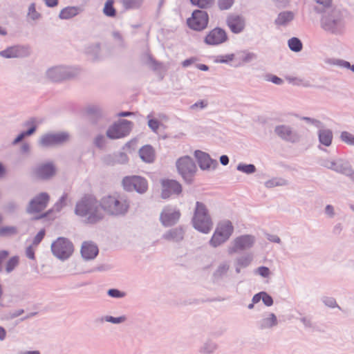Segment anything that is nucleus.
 I'll use <instances>...</instances> for the list:
<instances>
[{"instance_id": "1", "label": "nucleus", "mask_w": 354, "mask_h": 354, "mask_svg": "<svg viewBox=\"0 0 354 354\" xmlns=\"http://www.w3.org/2000/svg\"><path fill=\"white\" fill-rule=\"evenodd\" d=\"M75 214L84 218V222L86 224H95L104 217L101 207V200L98 201L91 195H86L77 202Z\"/></svg>"}, {"instance_id": "2", "label": "nucleus", "mask_w": 354, "mask_h": 354, "mask_svg": "<svg viewBox=\"0 0 354 354\" xmlns=\"http://www.w3.org/2000/svg\"><path fill=\"white\" fill-rule=\"evenodd\" d=\"M320 24L325 31L341 35L345 30V12L337 8H328L324 10Z\"/></svg>"}, {"instance_id": "3", "label": "nucleus", "mask_w": 354, "mask_h": 354, "mask_svg": "<svg viewBox=\"0 0 354 354\" xmlns=\"http://www.w3.org/2000/svg\"><path fill=\"white\" fill-rule=\"evenodd\" d=\"M100 200L102 210L110 216H124L129 212L130 202L124 195H108Z\"/></svg>"}, {"instance_id": "4", "label": "nucleus", "mask_w": 354, "mask_h": 354, "mask_svg": "<svg viewBox=\"0 0 354 354\" xmlns=\"http://www.w3.org/2000/svg\"><path fill=\"white\" fill-rule=\"evenodd\" d=\"M192 223L196 230L204 234H207L212 228L213 223L208 209L201 202L197 201L196 203Z\"/></svg>"}, {"instance_id": "5", "label": "nucleus", "mask_w": 354, "mask_h": 354, "mask_svg": "<svg viewBox=\"0 0 354 354\" xmlns=\"http://www.w3.org/2000/svg\"><path fill=\"white\" fill-rule=\"evenodd\" d=\"M176 167L183 180L191 185L197 171V167L193 158L189 156H182L176 160Z\"/></svg>"}, {"instance_id": "6", "label": "nucleus", "mask_w": 354, "mask_h": 354, "mask_svg": "<svg viewBox=\"0 0 354 354\" xmlns=\"http://www.w3.org/2000/svg\"><path fill=\"white\" fill-rule=\"evenodd\" d=\"M234 232V226L229 220L219 222L216 230L209 240V245L213 248H217L226 242Z\"/></svg>"}, {"instance_id": "7", "label": "nucleus", "mask_w": 354, "mask_h": 354, "mask_svg": "<svg viewBox=\"0 0 354 354\" xmlns=\"http://www.w3.org/2000/svg\"><path fill=\"white\" fill-rule=\"evenodd\" d=\"M51 251L56 258L65 261L73 254L74 247L73 243L68 239L59 237L52 243Z\"/></svg>"}, {"instance_id": "8", "label": "nucleus", "mask_w": 354, "mask_h": 354, "mask_svg": "<svg viewBox=\"0 0 354 354\" xmlns=\"http://www.w3.org/2000/svg\"><path fill=\"white\" fill-rule=\"evenodd\" d=\"M77 70L67 66H57L49 68L46 71L47 77L52 82H61L75 77Z\"/></svg>"}, {"instance_id": "9", "label": "nucleus", "mask_w": 354, "mask_h": 354, "mask_svg": "<svg viewBox=\"0 0 354 354\" xmlns=\"http://www.w3.org/2000/svg\"><path fill=\"white\" fill-rule=\"evenodd\" d=\"M274 134L284 142L295 144L299 142L301 135L292 126L288 124H279L274 129Z\"/></svg>"}, {"instance_id": "10", "label": "nucleus", "mask_w": 354, "mask_h": 354, "mask_svg": "<svg viewBox=\"0 0 354 354\" xmlns=\"http://www.w3.org/2000/svg\"><path fill=\"white\" fill-rule=\"evenodd\" d=\"M69 138V133L65 131L46 133L40 138L39 145L42 147L59 146L67 142Z\"/></svg>"}, {"instance_id": "11", "label": "nucleus", "mask_w": 354, "mask_h": 354, "mask_svg": "<svg viewBox=\"0 0 354 354\" xmlns=\"http://www.w3.org/2000/svg\"><path fill=\"white\" fill-rule=\"evenodd\" d=\"M132 124V122L129 120H121L118 123H115L109 127L106 135L112 140L122 138L129 134Z\"/></svg>"}, {"instance_id": "12", "label": "nucleus", "mask_w": 354, "mask_h": 354, "mask_svg": "<svg viewBox=\"0 0 354 354\" xmlns=\"http://www.w3.org/2000/svg\"><path fill=\"white\" fill-rule=\"evenodd\" d=\"M122 185L128 192L136 191L139 194H144L148 189L147 180L139 176H126L122 180Z\"/></svg>"}, {"instance_id": "13", "label": "nucleus", "mask_w": 354, "mask_h": 354, "mask_svg": "<svg viewBox=\"0 0 354 354\" xmlns=\"http://www.w3.org/2000/svg\"><path fill=\"white\" fill-rule=\"evenodd\" d=\"M208 21L207 12L205 10H196L192 12V17L187 19V25L194 30L201 31L207 28Z\"/></svg>"}, {"instance_id": "14", "label": "nucleus", "mask_w": 354, "mask_h": 354, "mask_svg": "<svg viewBox=\"0 0 354 354\" xmlns=\"http://www.w3.org/2000/svg\"><path fill=\"white\" fill-rule=\"evenodd\" d=\"M50 196L46 192H41L30 200L26 207V212L29 214L39 213L48 205Z\"/></svg>"}, {"instance_id": "15", "label": "nucleus", "mask_w": 354, "mask_h": 354, "mask_svg": "<svg viewBox=\"0 0 354 354\" xmlns=\"http://www.w3.org/2000/svg\"><path fill=\"white\" fill-rule=\"evenodd\" d=\"M255 242V237L250 234L241 235L236 237L233 242V245L228 249L230 254L241 250L251 248Z\"/></svg>"}, {"instance_id": "16", "label": "nucleus", "mask_w": 354, "mask_h": 354, "mask_svg": "<svg viewBox=\"0 0 354 354\" xmlns=\"http://www.w3.org/2000/svg\"><path fill=\"white\" fill-rule=\"evenodd\" d=\"M161 184L162 186L161 193L162 198H168L171 194L179 195L182 192V185L176 180H163Z\"/></svg>"}, {"instance_id": "17", "label": "nucleus", "mask_w": 354, "mask_h": 354, "mask_svg": "<svg viewBox=\"0 0 354 354\" xmlns=\"http://www.w3.org/2000/svg\"><path fill=\"white\" fill-rule=\"evenodd\" d=\"M194 156L202 170L215 169L218 165V162L216 160L212 159L209 155L205 152L196 150L194 152Z\"/></svg>"}, {"instance_id": "18", "label": "nucleus", "mask_w": 354, "mask_h": 354, "mask_svg": "<svg viewBox=\"0 0 354 354\" xmlns=\"http://www.w3.org/2000/svg\"><path fill=\"white\" fill-rule=\"evenodd\" d=\"M230 266L228 262L223 261L218 265L212 275V281L215 284L221 285L225 282L228 277Z\"/></svg>"}, {"instance_id": "19", "label": "nucleus", "mask_w": 354, "mask_h": 354, "mask_svg": "<svg viewBox=\"0 0 354 354\" xmlns=\"http://www.w3.org/2000/svg\"><path fill=\"white\" fill-rule=\"evenodd\" d=\"M227 39L225 31L221 28H215L205 37V42L208 45L216 46L224 43Z\"/></svg>"}, {"instance_id": "20", "label": "nucleus", "mask_w": 354, "mask_h": 354, "mask_svg": "<svg viewBox=\"0 0 354 354\" xmlns=\"http://www.w3.org/2000/svg\"><path fill=\"white\" fill-rule=\"evenodd\" d=\"M180 217L179 210L165 208L160 214V220L165 227H170L175 225Z\"/></svg>"}, {"instance_id": "21", "label": "nucleus", "mask_w": 354, "mask_h": 354, "mask_svg": "<svg viewBox=\"0 0 354 354\" xmlns=\"http://www.w3.org/2000/svg\"><path fill=\"white\" fill-rule=\"evenodd\" d=\"M28 55V48L22 46H13L0 51V56L5 58L23 57Z\"/></svg>"}, {"instance_id": "22", "label": "nucleus", "mask_w": 354, "mask_h": 354, "mask_svg": "<svg viewBox=\"0 0 354 354\" xmlns=\"http://www.w3.org/2000/svg\"><path fill=\"white\" fill-rule=\"evenodd\" d=\"M227 24L234 33H240L245 28V19L238 15H230L227 18Z\"/></svg>"}, {"instance_id": "23", "label": "nucleus", "mask_w": 354, "mask_h": 354, "mask_svg": "<svg viewBox=\"0 0 354 354\" xmlns=\"http://www.w3.org/2000/svg\"><path fill=\"white\" fill-rule=\"evenodd\" d=\"M81 254L85 260H92L98 254L99 250L96 244L92 241L83 242L81 247Z\"/></svg>"}, {"instance_id": "24", "label": "nucleus", "mask_w": 354, "mask_h": 354, "mask_svg": "<svg viewBox=\"0 0 354 354\" xmlns=\"http://www.w3.org/2000/svg\"><path fill=\"white\" fill-rule=\"evenodd\" d=\"M36 176L41 180H47L55 174V168L52 163H46L38 166L35 170Z\"/></svg>"}, {"instance_id": "25", "label": "nucleus", "mask_w": 354, "mask_h": 354, "mask_svg": "<svg viewBox=\"0 0 354 354\" xmlns=\"http://www.w3.org/2000/svg\"><path fill=\"white\" fill-rule=\"evenodd\" d=\"M185 232L182 227H174L167 230L162 236L166 241L179 243L184 239Z\"/></svg>"}, {"instance_id": "26", "label": "nucleus", "mask_w": 354, "mask_h": 354, "mask_svg": "<svg viewBox=\"0 0 354 354\" xmlns=\"http://www.w3.org/2000/svg\"><path fill=\"white\" fill-rule=\"evenodd\" d=\"M277 316L272 313H267L263 315L262 319L258 322L259 328L261 330L270 329L277 326Z\"/></svg>"}, {"instance_id": "27", "label": "nucleus", "mask_w": 354, "mask_h": 354, "mask_svg": "<svg viewBox=\"0 0 354 354\" xmlns=\"http://www.w3.org/2000/svg\"><path fill=\"white\" fill-rule=\"evenodd\" d=\"M103 162L107 165H113L116 163L124 164L128 161V157L124 152L107 154L102 158Z\"/></svg>"}, {"instance_id": "28", "label": "nucleus", "mask_w": 354, "mask_h": 354, "mask_svg": "<svg viewBox=\"0 0 354 354\" xmlns=\"http://www.w3.org/2000/svg\"><path fill=\"white\" fill-rule=\"evenodd\" d=\"M335 172L342 174L354 181V169L351 163L344 159H339V163Z\"/></svg>"}, {"instance_id": "29", "label": "nucleus", "mask_w": 354, "mask_h": 354, "mask_svg": "<svg viewBox=\"0 0 354 354\" xmlns=\"http://www.w3.org/2000/svg\"><path fill=\"white\" fill-rule=\"evenodd\" d=\"M295 18V13L286 10L279 12L274 20V24L277 26H287Z\"/></svg>"}, {"instance_id": "30", "label": "nucleus", "mask_w": 354, "mask_h": 354, "mask_svg": "<svg viewBox=\"0 0 354 354\" xmlns=\"http://www.w3.org/2000/svg\"><path fill=\"white\" fill-rule=\"evenodd\" d=\"M319 142L325 147H330L332 144L333 133L329 129H320L317 132Z\"/></svg>"}, {"instance_id": "31", "label": "nucleus", "mask_w": 354, "mask_h": 354, "mask_svg": "<svg viewBox=\"0 0 354 354\" xmlns=\"http://www.w3.org/2000/svg\"><path fill=\"white\" fill-rule=\"evenodd\" d=\"M83 11V9L80 6H68L63 8L59 15L61 19H70Z\"/></svg>"}, {"instance_id": "32", "label": "nucleus", "mask_w": 354, "mask_h": 354, "mask_svg": "<svg viewBox=\"0 0 354 354\" xmlns=\"http://www.w3.org/2000/svg\"><path fill=\"white\" fill-rule=\"evenodd\" d=\"M140 158L145 162L151 163L155 160V151L151 145H145L139 150Z\"/></svg>"}, {"instance_id": "33", "label": "nucleus", "mask_w": 354, "mask_h": 354, "mask_svg": "<svg viewBox=\"0 0 354 354\" xmlns=\"http://www.w3.org/2000/svg\"><path fill=\"white\" fill-rule=\"evenodd\" d=\"M86 111L89 120L93 124L97 123L98 120L103 116L102 109L97 105H91L88 106Z\"/></svg>"}, {"instance_id": "34", "label": "nucleus", "mask_w": 354, "mask_h": 354, "mask_svg": "<svg viewBox=\"0 0 354 354\" xmlns=\"http://www.w3.org/2000/svg\"><path fill=\"white\" fill-rule=\"evenodd\" d=\"M68 194L64 193L59 199V201L54 205V207L52 209L48 210V212L41 214L37 216H35L33 219L34 220H39L43 218H45L48 216L50 213L53 211L59 212L61 209L66 205V201L67 199Z\"/></svg>"}, {"instance_id": "35", "label": "nucleus", "mask_w": 354, "mask_h": 354, "mask_svg": "<svg viewBox=\"0 0 354 354\" xmlns=\"http://www.w3.org/2000/svg\"><path fill=\"white\" fill-rule=\"evenodd\" d=\"M113 0H107L103 8V13L104 15L109 17H114L116 16V10L113 6Z\"/></svg>"}, {"instance_id": "36", "label": "nucleus", "mask_w": 354, "mask_h": 354, "mask_svg": "<svg viewBox=\"0 0 354 354\" xmlns=\"http://www.w3.org/2000/svg\"><path fill=\"white\" fill-rule=\"evenodd\" d=\"M143 0H122L121 3L125 10L138 9L142 4Z\"/></svg>"}, {"instance_id": "37", "label": "nucleus", "mask_w": 354, "mask_h": 354, "mask_svg": "<svg viewBox=\"0 0 354 354\" xmlns=\"http://www.w3.org/2000/svg\"><path fill=\"white\" fill-rule=\"evenodd\" d=\"M288 47L293 52H300L302 50V43L297 37H292L288 41Z\"/></svg>"}, {"instance_id": "38", "label": "nucleus", "mask_w": 354, "mask_h": 354, "mask_svg": "<svg viewBox=\"0 0 354 354\" xmlns=\"http://www.w3.org/2000/svg\"><path fill=\"white\" fill-rule=\"evenodd\" d=\"M218 348L216 343L212 341H207L201 348V353L204 354H212Z\"/></svg>"}, {"instance_id": "39", "label": "nucleus", "mask_w": 354, "mask_h": 354, "mask_svg": "<svg viewBox=\"0 0 354 354\" xmlns=\"http://www.w3.org/2000/svg\"><path fill=\"white\" fill-rule=\"evenodd\" d=\"M288 184L286 180L281 178H273L265 183V186L268 188H272L276 186H284Z\"/></svg>"}, {"instance_id": "40", "label": "nucleus", "mask_w": 354, "mask_h": 354, "mask_svg": "<svg viewBox=\"0 0 354 354\" xmlns=\"http://www.w3.org/2000/svg\"><path fill=\"white\" fill-rule=\"evenodd\" d=\"M238 171H242L246 174H254L257 169L254 165L253 164H243L239 163L236 167Z\"/></svg>"}, {"instance_id": "41", "label": "nucleus", "mask_w": 354, "mask_h": 354, "mask_svg": "<svg viewBox=\"0 0 354 354\" xmlns=\"http://www.w3.org/2000/svg\"><path fill=\"white\" fill-rule=\"evenodd\" d=\"M252 261V256L251 254H244L236 259L235 262L242 268L248 267Z\"/></svg>"}, {"instance_id": "42", "label": "nucleus", "mask_w": 354, "mask_h": 354, "mask_svg": "<svg viewBox=\"0 0 354 354\" xmlns=\"http://www.w3.org/2000/svg\"><path fill=\"white\" fill-rule=\"evenodd\" d=\"M235 0H217V6L220 10H230L234 5Z\"/></svg>"}, {"instance_id": "43", "label": "nucleus", "mask_w": 354, "mask_h": 354, "mask_svg": "<svg viewBox=\"0 0 354 354\" xmlns=\"http://www.w3.org/2000/svg\"><path fill=\"white\" fill-rule=\"evenodd\" d=\"M127 319L125 315H122L118 317H115L111 315H106L104 317L103 320L107 322H110L115 324H122Z\"/></svg>"}, {"instance_id": "44", "label": "nucleus", "mask_w": 354, "mask_h": 354, "mask_svg": "<svg viewBox=\"0 0 354 354\" xmlns=\"http://www.w3.org/2000/svg\"><path fill=\"white\" fill-rule=\"evenodd\" d=\"M342 142L348 145L354 146V136L348 131H342L340 135Z\"/></svg>"}, {"instance_id": "45", "label": "nucleus", "mask_w": 354, "mask_h": 354, "mask_svg": "<svg viewBox=\"0 0 354 354\" xmlns=\"http://www.w3.org/2000/svg\"><path fill=\"white\" fill-rule=\"evenodd\" d=\"M191 3L201 8H210L214 3L213 0H190Z\"/></svg>"}, {"instance_id": "46", "label": "nucleus", "mask_w": 354, "mask_h": 354, "mask_svg": "<svg viewBox=\"0 0 354 354\" xmlns=\"http://www.w3.org/2000/svg\"><path fill=\"white\" fill-rule=\"evenodd\" d=\"M28 17L32 20H37L41 17V15L36 10L35 4L32 3L28 8Z\"/></svg>"}, {"instance_id": "47", "label": "nucleus", "mask_w": 354, "mask_h": 354, "mask_svg": "<svg viewBox=\"0 0 354 354\" xmlns=\"http://www.w3.org/2000/svg\"><path fill=\"white\" fill-rule=\"evenodd\" d=\"M107 295L113 298L120 299L126 296V292L116 288H111L108 290Z\"/></svg>"}, {"instance_id": "48", "label": "nucleus", "mask_w": 354, "mask_h": 354, "mask_svg": "<svg viewBox=\"0 0 354 354\" xmlns=\"http://www.w3.org/2000/svg\"><path fill=\"white\" fill-rule=\"evenodd\" d=\"M234 59L233 53L225 55H218L215 57L214 62L216 63H228Z\"/></svg>"}, {"instance_id": "49", "label": "nucleus", "mask_w": 354, "mask_h": 354, "mask_svg": "<svg viewBox=\"0 0 354 354\" xmlns=\"http://www.w3.org/2000/svg\"><path fill=\"white\" fill-rule=\"evenodd\" d=\"M322 301L328 307H330V308H336L337 307L340 309V307L337 304L335 299L332 297H324L322 298Z\"/></svg>"}, {"instance_id": "50", "label": "nucleus", "mask_w": 354, "mask_h": 354, "mask_svg": "<svg viewBox=\"0 0 354 354\" xmlns=\"http://www.w3.org/2000/svg\"><path fill=\"white\" fill-rule=\"evenodd\" d=\"M333 64L343 68L351 69L354 73V65H351L350 62L343 59H334Z\"/></svg>"}, {"instance_id": "51", "label": "nucleus", "mask_w": 354, "mask_h": 354, "mask_svg": "<svg viewBox=\"0 0 354 354\" xmlns=\"http://www.w3.org/2000/svg\"><path fill=\"white\" fill-rule=\"evenodd\" d=\"M17 228L13 226H6L0 227V236H5L6 234H17Z\"/></svg>"}, {"instance_id": "52", "label": "nucleus", "mask_w": 354, "mask_h": 354, "mask_svg": "<svg viewBox=\"0 0 354 354\" xmlns=\"http://www.w3.org/2000/svg\"><path fill=\"white\" fill-rule=\"evenodd\" d=\"M95 145L100 149H102L106 145V138L102 135H97L94 140Z\"/></svg>"}, {"instance_id": "53", "label": "nucleus", "mask_w": 354, "mask_h": 354, "mask_svg": "<svg viewBox=\"0 0 354 354\" xmlns=\"http://www.w3.org/2000/svg\"><path fill=\"white\" fill-rule=\"evenodd\" d=\"M18 263V258L17 257H13L12 258H10L9 259V261L7 262V265H6V271L8 272H10L11 271L13 270V269L15 268V267L17 265Z\"/></svg>"}, {"instance_id": "54", "label": "nucleus", "mask_w": 354, "mask_h": 354, "mask_svg": "<svg viewBox=\"0 0 354 354\" xmlns=\"http://www.w3.org/2000/svg\"><path fill=\"white\" fill-rule=\"evenodd\" d=\"M266 80L277 85H281L283 83V80L281 78L272 74L266 75Z\"/></svg>"}, {"instance_id": "55", "label": "nucleus", "mask_w": 354, "mask_h": 354, "mask_svg": "<svg viewBox=\"0 0 354 354\" xmlns=\"http://www.w3.org/2000/svg\"><path fill=\"white\" fill-rule=\"evenodd\" d=\"M302 120L306 122L311 124L317 128H322L323 127L322 122L317 119L309 117H304Z\"/></svg>"}, {"instance_id": "56", "label": "nucleus", "mask_w": 354, "mask_h": 354, "mask_svg": "<svg viewBox=\"0 0 354 354\" xmlns=\"http://www.w3.org/2000/svg\"><path fill=\"white\" fill-rule=\"evenodd\" d=\"M160 124V122L156 119H149L148 120V126L154 133L157 132Z\"/></svg>"}, {"instance_id": "57", "label": "nucleus", "mask_w": 354, "mask_h": 354, "mask_svg": "<svg viewBox=\"0 0 354 354\" xmlns=\"http://www.w3.org/2000/svg\"><path fill=\"white\" fill-rule=\"evenodd\" d=\"M17 209V205L13 201L8 202L4 207L3 209L6 212L13 213Z\"/></svg>"}, {"instance_id": "58", "label": "nucleus", "mask_w": 354, "mask_h": 354, "mask_svg": "<svg viewBox=\"0 0 354 354\" xmlns=\"http://www.w3.org/2000/svg\"><path fill=\"white\" fill-rule=\"evenodd\" d=\"M256 273L263 277H268L270 274V271L268 267L260 266L257 269Z\"/></svg>"}, {"instance_id": "59", "label": "nucleus", "mask_w": 354, "mask_h": 354, "mask_svg": "<svg viewBox=\"0 0 354 354\" xmlns=\"http://www.w3.org/2000/svg\"><path fill=\"white\" fill-rule=\"evenodd\" d=\"M262 301L266 306H271L273 304L272 297L266 292L263 291Z\"/></svg>"}, {"instance_id": "60", "label": "nucleus", "mask_w": 354, "mask_h": 354, "mask_svg": "<svg viewBox=\"0 0 354 354\" xmlns=\"http://www.w3.org/2000/svg\"><path fill=\"white\" fill-rule=\"evenodd\" d=\"M244 53L245 55L242 57V61L245 63H249L257 58V55L254 53L246 52Z\"/></svg>"}, {"instance_id": "61", "label": "nucleus", "mask_w": 354, "mask_h": 354, "mask_svg": "<svg viewBox=\"0 0 354 354\" xmlns=\"http://www.w3.org/2000/svg\"><path fill=\"white\" fill-rule=\"evenodd\" d=\"M45 236V230H41L37 235L35 236L32 243L34 245H38L44 239Z\"/></svg>"}, {"instance_id": "62", "label": "nucleus", "mask_w": 354, "mask_h": 354, "mask_svg": "<svg viewBox=\"0 0 354 354\" xmlns=\"http://www.w3.org/2000/svg\"><path fill=\"white\" fill-rule=\"evenodd\" d=\"M207 106V102L205 100H200L194 103L190 106V109L194 110L196 108H200L201 109H205Z\"/></svg>"}, {"instance_id": "63", "label": "nucleus", "mask_w": 354, "mask_h": 354, "mask_svg": "<svg viewBox=\"0 0 354 354\" xmlns=\"http://www.w3.org/2000/svg\"><path fill=\"white\" fill-rule=\"evenodd\" d=\"M299 320L306 328H312L313 326L311 319L309 317H302L299 319Z\"/></svg>"}, {"instance_id": "64", "label": "nucleus", "mask_w": 354, "mask_h": 354, "mask_svg": "<svg viewBox=\"0 0 354 354\" xmlns=\"http://www.w3.org/2000/svg\"><path fill=\"white\" fill-rule=\"evenodd\" d=\"M113 37L115 39L120 41V45L122 47L124 46V43L122 35L118 31H114L113 32Z\"/></svg>"}]
</instances>
